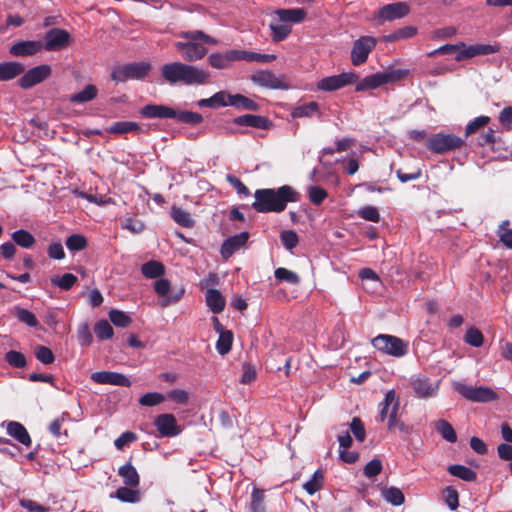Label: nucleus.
<instances>
[{"label":"nucleus","mask_w":512,"mask_h":512,"mask_svg":"<svg viewBox=\"0 0 512 512\" xmlns=\"http://www.w3.org/2000/svg\"><path fill=\"white\" fill-rule=\"evenodd\" d=\"M139 125L132 121H119L113 123L107 131L114 134H126L139 131Z\"/></svg>","instance_id":"obj_41"},{"label":"nucleus","mask_w":512,"mask_h":512,"mask_svg":"<svg viewBox=\"0 0 512 512\" xmlns=\"http://www.w3.org/2000/svg\"><path fill=\"white\" fill-rule=\"evenodd\" d=\"M408 74V69H388L380 71L375 74L368 75L359 81L356 84L355 90L357 92L374 90L384 84L396 83L404 79Z\"/></svg>","instance_id":"obj_4"},{"label":"nucleus","mask_w":512,"mask_h":512,"mask_svg":"<svg viewBox=\"0 0 512 512\" xmlns=\"http://www.w3.org/2000/svg\"><path fill=\"white\" fill-rule=\"evenodd\" d=\"M464 139L455 134L437 133L427 139V148L436 154H444L460 148Z\"/></svg>","instance_id":"obj_7"},{"label":"nucleus","mask_w":512,"mask_h":512,"mask_svg":"<svg viewBox=\"0 0 512 512\" xmlns=\"http://www.w3.org/2000/svg\"><path fill=\"white\" fill-rule=\"evenodd\" d=\"M483 334L476 328H469L465 335V342L473 347H480L483 344Z\"/></svg>","instance_id":"obj_60"},{"label":"nucleus","mask_w":512,"mask_h":512,"mask_svg":"<svg viewBox=\"0 0 512 512\" xmlns=\"http://www.w3.org/2000/svg\"><path fill=\"white\" fill-rule=\"evenodd\" d=\"M207 306L214 313H220L225 307V299L216 289H209L205 295Z\"/></svg>","instance_id":"obj_31"},{"label":"nucleus","mask_w":512,"mask_h":512,"mask_svg":"<svg viewBox=\"0 0 512 512\" xmlns=\"http://www.w3.org/2000/svg\"><path fill=\"white\" fill-rule=\"evenodd\" d=\"M153 287L158 296L162 297V306H168L172 303L178 302L184 293V290L181 289L179 292L173 295H169L171 284L169 280L164 278L156 280L153 284Z\"/></svg>","instance_id":"obj_18"},{"label":"nucleus","mask_w":512,"mask_h":512,"mask_svg":"<svg viewBox=\"0 0 512 512\" xmlns=\"http://www.w3.org/2000/svg\"><path fill=\"white\" fill-rule=\"evenodd\" d=\"M165 400V396L158 392H150L144 394L140 399L139 403L142 406L153 407Z\"/></svg>","instance_id":"obj_58"},{"label":"nucleus","mask_w":512,"mask_h":512,"mask_svg":"<svg viewBox=\"0 0 512 512\" xmlns=\"http://www.w3.org/2000/svg\"><path fill=\"white\" fill-rule=\"evenodd\" d=\"M316 114H319V105L316 102H309L298 105L291 112V116L293 118H310Z\"/></svg>","instance_id":"obj_34"},{"label":"nucleus","mask_w":512,"mask_h":512,"mask_svg":"<svg viewBox=\"0 0 512 512\" xmlns=\"http://www.w3.org/2000/svg\"><path fill=\"white\" fill-rule=\"evenodd\" d=\"M383 498L394 506H400L404 503L405 497L402 491L396 487H390L382 491Z\"/></svg>","instance_id":"obj_47"},{"label":"nucleus","mask_w":512,"mask_h":512,"mask_svg":"<svg viewBox=\"0 0 512 512\" xmlns=\"http://www.w3.org/2000/svg\"><path fill=\"white\" fill-rule=\"evenodd\" d=\"M12 239L17 245L26 249L31 248L35 243L34 236L30 232L23 229L13 232Z\"/></svg>","instance_id":"obj_43"},{"label":"nucleus","mask_w":512,"mask_h":512,"mask_svg":"<svg viewBox=\"0 0 512 512\" xmlns=\"http://www.w3.org/2000/svg\"><path fill=\"white\" fill-rule=\"evenodd\" d=\"M142 274L148 279H156L164 275V265L156 260H150L141 266Z\"/></svg>","instance_id":"obj_32"},{"label":"nucleus","mask_w":512,"mask_h":512,"mask_svg":"<svg viewBox=\"0 0 512 512\" xmlns=\"http://www.w3.org/2000/svg\"><path fill=\"white\" fill-rule=\"evenodd\" d=\"M232 342L233 334L231 331L221 332L216 342V350L220 355H225L231 350Z\"/></svg>","instance_id":"obj_45"},{"label":"nucleus","mask_w":512,"mask_h":512,"mask_svg":"<svg viewBox=\"0 0 512 512\" xmlns=\"http://www.w3.org/2000/svg\"><path fill=\"white\" fill-rule=\"evenodd\" d=\"M172 119H176L179 122L186 124H199L202 122L203 117L197 113L192 111H177L174 109V116Z\"/></svg>","instance_id":"obj_44"},{"label":"nucleus","mask_w":512,"mask_h":512,"mask_svg":"<svg viewBox=\"0 0 512 512\" xmlns=\"http://www.w3.org/2000/svg\"><path fill=\"white\" fill-rule=\"evenodd\" d=\"M454 389L470 401L486 403L498 399L497 393L487 386H470L461 382L454 383Z\"/></svg>","instance_id":"obj_8"},{"label":"nucleus","mask_w":512,"mask_h":512,"mask_svg":"<svg viewBox=\"0 0 512 512\" xmlns=\"http://www.w3.org/2000/svg\"><path fill=\"white\" fill-rule=\"evenodd\" d=\"M50 281L55 287H59L62 290H69L77 283L78 278L72 273H65L61 276H53Z\"/></svg>","instance_id":"obj_37"},{"label":"nucleus","mask_w":512,"mask_h":512,"mask_svg":"<svg viewBox=\"0 0 512 512\" xmlns=\"http://www.w3.org/2000/svg\"><path fill=\"white\" fill-rule=\"evenodd\" d=\"M509 221L505 220L498 228V237L507 248L512 249V229L508 228Z\"/></svg>","instance_id":"obj_57"},{"label":"nucleus","mask_w":512,"mask_h":512,"mask_svg":"<svg viewBox=\"0 0 512 512\" xmlns=\"http://www.w3.org/2000/svg\"><path fill=\"white\" fill-rule=\"evenodd\" d=\"M269 28L274 42L285 40L292 31L291 25L279 20L278 17L271 21Z\"/></svg>","instance_id":"obj_27"},{"label":"nucleus","mask_w":512,"mask_h":512,"mask_svg":"<svg viewBox=\"0 0 512 512\" xmlns=\"http://www.w3.org/2000/svg\"><path fill=\"white\" fill-rule=\"evenodd\" d=\"M409 12V7L403 2L384 5L379 9L375 18L379 23L393 21L405 17Z\"/></svg>","instance_id":"obj_16"},{"label":"nucleus","mask_w":512,"mask_h":512,"mask_svg":"<svg viewBox=\"0 0 512 512\" xmlns=\"http://www.w3.org/2000/svg\"><path fill=\"white\" fill-rule=\"evenodd\" d=\"M154 426L156 427L160 437H175L182 431V428L178 424L175 416L170 413L158 415L154 419Z\"/></svg>","instance_id":"obj_11"},{"label":"nucleus","mask_w":512,"mask_h":512,"mask_svg":"<svg viewBox=\"0 0 512 512\" xmlns=\"http://www.w3.org/2000/svg\"><path fill=\"white\" fill-rule=\"evenodd\" d=\"M249 233L241 232L226 239L221 246V256L224 259L230 258L236 251L241 249L248 241Z\"/></svg>","instance_id":"obj_20"},{"label":"nucleus","mask_w":512,"mask_h":512,"mask_svg":"<svg viewBox=\"0 0 512 512\" xmlns=\"http://www.w3.org/2000/svg\"><path fill=\"white\" fill-rule=\"evenodd\" d=\"M323 474L320 470L314 472L313 476L303 484V488L309 495H313L322 488Z\"/></svg>","instance_id":"obj_48"},{"label":"nucleus","mask_w":512,"mask_h":512,"mask_svg":"<svg viewBox=\"0 0 512 512\" xmlns=\"http://www.w3.org/2000/svg\"><path fill=\"white\" fill-rule=\"evenodd\" d=\"M112 498H116L124 503H137L140 501V493L138 490L129 487H120L115 493L110 495Z\"/></svg>","instance_id":"obj_33"},{"label":"nucleus","mask_w":512,"mask_h":512,"mask_svg":"<svg viewBox=\"0 0 512 512\" xmlns=\"http://www.w3.org/2000/svg\"><path fill=\"white\" fill-rule=\"evenodd\" d=\"M161 76L170 85L182 83L186 86H201L210 81L207 70L179 61L164 64L161 67Z\"/></svg>","instance_id":"obj_2"},{"label":"nucleus","mask_w":512,"mask_h":512,"mask_svg":"<svg viewBox=\"0 0 512 512\" xmlns=\"http://www.w3.org/2000/svg\"><path fill=\"white\" fill-rule=\"evenodd\" d=\"M236 61H240L239 50L237 49L227 50L222 53H212L208 57V63L216 69H226Z\"/></svg>","instance_id":"obj_19"},{"label":"nucleus","mask_w":512,"mask_h":512,"mask_svg":"<svg viewBox=\"0 0 512 512\" xmlns=\"http://www.w3.org/2000/svg\"><path fill=\"white\" fill-rule=\"evenodd\" d=\"M377 39L372 36H362L357 39L351 50V62L354 66L365 63L369 54L375 48Z\"/></svg>","instance_id":"obj_10"},{"label":"nucleus","mask_w":512,"mask_h":512,"mask_svg":"<svg viewBox=\"0 0 512 512\" xmlns=\"http://www.w3.org/2000/svg\"><path fill=\"white\" fill-rule=\"evenodd\" d=\"M86 245V238L80 234H73L66 240V247L72 252L83 250Z\"/></svg>","instance_id":"obj_56"},{"label":"nucleus","mask_w":512,"mask_h":512,"mask_svg":"<svg viewBox=\"0 0 512 512\" xmlns=\"http://www.w3.org/2000/svg\"><path fill=\"white\" fill-rule=\"evenodd\" d=\"M178 36L183 41H177L175 48L180 52L185 61L195 62L201 60L207 54L208 49L196 36V30L181 32Z\"/></svg>","instance_id":"obj_3"},{"label":"nucleus","mask_w":512,"mask_h":512,"mask_svg":"<svg viewBox=\"0 0 512 512\" xmlns=\"http://www.w3.org/2000/svg\"><path fill=\"white\" fill-rule=\"evenodd\" d=\"M437 432L445 439L446 441L450 443H454L457 440V435L450 423H448L446 420H439L436 423L435 426Z\"/></svg>","instance_id":"obj_42"},{"label":"nucleus","mask_w":512,"mask_h":512,"mask_svg":"<svg viewBox=\"0 0 512 512\" xmlns=\"http://www.w3.org/2000/svg\"><path fill=\"white\" fill-rule=\"evenodd\" d=\"M307 194L310 202L314 205H320L327 197V191L319 186L307 187Z\"/></svg>","instance_id":"obj_53"},{"label":"nucleus","mask_w":512,"mask_h":512,"mask_svg":"<svg viewBox=\"0 0 512 512\" xmlns=\"http://www.w3.org/2000/svg\"><path fill=\"white\" fill-rule=\"evenodd\" d=\"M252 207L260 213L282 212L289 202H297L300 193L289 185L277 189H258L255 191Z\"/></svg>","instance_id":"obj_1"},{"label":"nucleus","mask_w":512,"mask_h":512,"mask_svg":"<svg viewBox=\"0 0 512 512\" xmlns=\"http://www.w3.org/2000/svg\"><path fill=\"white\" fill-rule=\"evenodd\" d=\"M231 94L226 93L225 91H219L212 95L210 98L201 99L197 102L199 107H209L212 109H216L219 107H226L229 104V97Z\"/></svg>","instance_id":"obj_28"},{"label":"nucleus","mask_w":512,"mask_h":512,"mask_svg":"<svg viewBox=\"0 0 512 512\" xmlns=\"http://www.w3.org/2000/svg\"><path fill=\"white\" fill-rule=\"evenodd\" d=\"M171 217L178 225L182 227L191 228L194 225V220L191 215L180 207H172Z\"/></svg>","instance_id":"obj_36"},{"label":"nucleus","mask_w":512,"mask_h":512,"mask_svg":"<svg viewBox=\"0 0 512 512\" xmlns=\"http://www.w3.org/2000/svg\"><path fill=\"white\" fill-rule=\"evenodd\" d=\"M448 472L455 477H458L467 482H473L477 479V474L472 469L463 465H450Z\"/></svg>","instance_id":"obj_35"},{"label":"nucleus","mask_w":512,"mask_h":512,"mask_svg":"<svg viewBox=\"0 0 512 512\" xmlns=\"http://www.w3.org/2000/svg\"><path fill=\"white\" fill-rule=\"evenodd\" d=\"M35 356L45 365L53 363L55 359L52 350L46 346H37L35 348Z\"/></svg>","instance_id":"obj_61"},{"label":"nucleus","mask_w":512,"mask_h":512,"mask_svg":"<svg viewBox=\"0 0 512 512\" xmlns=\"http://www.w3.org/2000/svg\"><path fill=\"white\" fill-rule=\"evenodd\" d=\"M372 345L379 352L394 357H402L408 352V344L406 342L388 334H380L373 338Z\"/></svg>","instance_id":"obj_6"},{"label":"nucleus","mask_w":512,"mask_h":512,"mask_svg":"<svg viewBox=\"0 0 512 512\" xmlns=\"http://www.w3.org/2000/svg\"><path fill=\"white\" fill-rule=\"evenodd\" d=\"M234 122L240 126H249L255 128H264L266 120L263 117L255 115H243L235 118Z\"/></svg>","instance_id":"obj_46"},{"label":"nucleus","mask_w":512,"mask_h":512,"mask_svg":"<svg viewBox=\"0 0 512 512\" xmlns=\"http://www.w3.org/2000/svg\"><path fill=\"white\" fill-rule=\"evenodd\" d=\"M91 380L97 384H109L115 386L129 387L131 381L121 373L111 371L94 372L90 376Z\"/></svg>","instance_id":"obj_17"},{"label":"nucleus","mask_w":512,"mask_h":512,"mask_svg":"<svg viewBox=\"0 0 512 512\" xmlns=\"http://www.w3.org/2000/svg\"><path fill=\"white\" fill-rule=\"evenodd\" d=\"M118 474L122 477L125 485L130 487H137L140 483V477L136 468L127 462L118 469Z\"/></svg>","instance_id":"obj_30"},{"label":"nucleus","mask_w":512,"mask_h":512,"mask_svg":"<svg viewBox=\"0 0 512 512\" xmlns=\"http://www.w3.org/2000/svg\"><path fill=\"white\" fill-rule=\"evenodd\" d=\"M394 405L396 409H399V399L395 390L391 389L385 394L383 401L379 404L380 413L378 420L384 422L387 416L390 415V411L393 409Z\"/></svg>","instance_id":"obj_26"},{"label":"nucleus","mask_w":512,"mask_h":512,"mask_svg":"<svg viewBox=\"0 0 512 512\" xmlns=\"http://www.w3.org/2000/svg\"><path fill=\"white\" fill-rule=\"evenodd\" d=\"M140 114L149 119H167L174 116V109L165 105L149 104L141 108Z\"/></svg>","instance_id":"obj_22"},{"label":"nucleus","mask_w":512,"mask_h":512,"mask_svg":"<svg viewBox=\"0 0 512 512\" xmlns=\"http://www.w3.org/2000/svg\"><path fill=\"white\" fill-rule=\"evenodd\" d=\"M350 431L353 433V435L358 441L363 442L365 440V428L362 421L359 418L354 417L352 419L350 423Z\"/></svg>","instance_id":"obj_64"},{"label":"nucleus","mask_w":512,"mask_h":512,"mask_svg":"<svg viewBox=\"0 0 512 512\" xmlns=\"http://www.w3.org/2000/svg\"><path fill=\"white\" fill-rule=\"evenodd\" d=\"M52 73L49 65L43 64L29 69L19 80L18 84L23 89H29L47 79Z\"/></svg>","instance_id":"obj_12"},{"label":"nucleus","mask_w":512,"mask_h":512,"mask_svg":"<svg viewBox=\"0 0 512 512\" xmlns=\"http://www.w3.org/2000/svg\"><path fill=\"white\" fill-rule=\"evenodd\" d=\"M151 64L149 62H134L116 66L111 73V79L116 83L128 80H141L149 73Z\"/></svg>","instance_id":"obj_5"},{"label":"nucleus","mask_w":512,"mask_h":512,"mask_svg":"<svg viewBox=\"0 0 512 512\" xmlns=\"http://www.w3.org/2000/svg\"><path fill=\"white\" fill-rule=\"evenodd\" d=\"M70 34L60 28H52L45 34L43 48L47 51H58L67 47L70 43Z\"/></svg>","instance_id":"obj_14"},{"label":"nucleus","mask_w":512,"mask_h":512,"mask_svg":"<svg viewBox=\"0 0 512 512\" xmlns=\"http://www.w3.org/2000/svg\"><path fill=\"white\" fill-rule=\"evenodd\" d=\"M229 104L230 106H233V107H237V108H243V109H247V110H257V104L245 97V96H242L240 94H235L231 97H229Z\"/></svg>","instance_id":"obj_49"},{"label":"nucleus","mask_w":512,"mask_h":512,"mask_svg":"<svg viewBox=\"0 0 512 512\" xmlns=\"http://www.w3.org/2000/svg\"><path fill=\"white\" fill-rule=\"evenodd\" d=\"M13 314L20 322L26 324L29 327L38 326V320L34 313L25 308L16 306L13 309Z\"/></svg>","instance_id":"obj_40"},{"label":"nucleus","mask_w":512,"mask_h":512,"mask_svg":"<svg viewBox=\"0 0 512 512\" xmlns=\"http://www.w3.org/2000/svg\"><path fill=\"white\" fill-rule=\"evenodd\" d=\"M7 433L24 446L29 447L32 443L27 429L19 422L10 421L7 423Z\"/></svg>","instance_id":"obj_24"},{"label":"nucleus","mask_w":512,"mask_h":512,"mask_svg":"<svg viewBox=\"0 0 512 512\" xmlns=\"http://www.w3.org/2000/svg\"><path fill=\"white\" fill-rule=\"evenodd\" d=\"M109 319L117 327H127L131 323V318L125 312L116 309L109 312Z\"/></svg>","instance_id":"obj_55"},{"label":"nucleus","mask_w":512,"mask_h":512,"mask_svg":"<svg viewBox=\"0 0 512 512\" xmlns=\"http://www.w3.org/2000/svg\"><path fill=\"white\" fill-rule=\"evenodd\" d=\"M25 70L23 64L18 62L0 63V81H8L22 74Z\"/></svg>","instance_id":"obj_29"},{"label":"nucleus","mask_w":512,"mask_h":512,"mask_svg":"<svg viewBox=\"0 0 512 512\" xmlns=\"http://www.w3.org/2000/svg\"><path fill=\"white\" fill-rule=\"evenodd\" d=\"M358 215H359V217H361L362 219H364L366 221H371V222L377 223L380 220L379 211L374 206H364V207L360 208L358 210Z\"/></svg>","instance_id":"obj_62"},{"label":"nucleus","mask_w":512,"mask_h":512,"mask_svg":"<svg viewBox=\"0 0 512 512\" xmlns=\"http://www.w3.org/2000/svg\"><path fill=\"white\" fill-rule=\"evenodd\" d=\"M499 51L497 45L491 44H474L466 46L465 43L461 42V49L456 55V61H463L465 59L473 58L476 56L489 55Z\"/></svg>","instance_id":"obj_15"},{"label":"nucleus","mask_w":512,"mask_h":512,"mask_svg":"<svg viewBox=\"0 0 512 512\" xmlns=\"http://www.w3.org/2000/svg\"><path fill=\"white\" fill-rule=\"evenodd\" d=\"M274 275L275 278L280 282H287L294 285L300 283L299 276L295 272L288 270L286 268H277L274 272Z\"/></svg>","instance_id":"obj_50"},{"label":"nucleus","mask_w":512,"mask_h":512,"mask_svg":"<svg viewBox=\"0 0 512 512\" xmlns=\"http://www.w3.org/2000/svg\"><path fill=\"white\" fill-rule=\"evenodd\" d=\"M358 81V75L354 71L342 72L338 75L324 77L319 80L316 87L320 91L333 92L354 84Z\"/></svg>","instance_id":"obj_9"},{"label":"nucleus","mask_w":512,"mask_h":512,"mask_svg":"<svg viewBox=\"0 0 512 512\" xmlns=\"http://www.w3.org/2000/svg\"><path fill=\"white\" fill-rule=\"evenodd\" d=\"M251 510L253 512H265L264 491L254 488L251 493Z\"/></svg>","instance_id":"obj_54"},{"label":"nucleus","mask_w":512,"mask_h":512,"mask_svg":"<svg viewBox=\"0 0 512 512\" xmlns=\"http://www.w3.org/2000/svg\"><path fill=\"white\" fill-rule=\"evenodd\" d=\"M280 240L283 246L291 251L297 246L299 239L298 235L293 230H284L280 234Z\"/></svg>","instance_id":"obj_59"},{"label":"nucleus","mask_w":512,"mask_h":512,"mask_svg":"<svg viewBox=\"0 0 512 512\" xmlns=\"http://www.w3.org/2000/svg\"><path fill=\"white\" fill-rule=\"evenodd\" d=\"M239 59L245 60L248 62H261L267 63L272 62L276 59V56L273 54H261L256 52H249L245 50H239Z\"/></svg>","instance_id":"obj_39"},{"label":"nucleus","mask_w":512,"mask_h":512,"mask_svg":"<svg viewBox=\"0 0 512 512\" xmlns=\"http://www.w3.org/2000/svg\"><path fill=\"white\" fill-rule=\"evenodd\" d=\"M7 363L15 368H23L26 366V357L23 353L15 350H10L5 355Z\"/></svg>","instance_id":"obj_52"},{"label":"nucleus","mask_w":512,"mask_h":512,"mask_svg":"<svg viewBox=\"0 0 512 512\" xmlns=\"http://www.w3.org/2000/svg\"><path fill=\"white\" fill-rule=\"evenodd\" d=\"M42 48L43 43L41 41L26 40L13 44L10 47L9 52L13 56L24 57L34 55L38 53Z\"/></svg>","instance_id":"obj_21"},{"label":"nucleus","mask_w":512,"mask_h":512,"mask_svg":"<svg viewBox=\"0 0 512 512\" xmlns=\"http://www.w3.org/2000/svg\"><path fill=\"white\" fill-rule=\"evenodd\" d=\"M275 16L279 20L287 24H298L306 18V11L302 8H291V9H278L274 12Z\"/></svg>","instance_id":"obj_23"},{"label":"nucleus","mask_w":512,"mask_h":512,"mask_svg":"<svg viewBox=\"0 0 512 512\" xmlns=\"http://www.w3.org/2000/svg\"><path fill=\"white\" fill-rule=\"evenodd\" d=\"M94 332L100 340H107L113 336V328L107 320L98 321L95 324Z\"/></svg>","instance_id":"obj_51"},{"label":"nucleus","mask_w":512,"mask_h":512,"mask_svg":"<svg viewBox=\"0 0 512 512\" xmlns=\"http://www.w3.org/2000/svg\"><path fill=\"white\" fill-rule=\"evenodd\" d=\"M251 79L256 85L269 89L285 90L289 88L283 76H278L270 70L257 71L251 76Z\"/></svg>","instance_id":"obj_13"},{"label":"nucleus","mask_w":512,"mask_h":512,"mask_svg":"<svg viewBox=\"0 0 512 512\" xmlns=\"http://www.w3.org/2000/svg\"><path fill=\"white\" fill-rule=\"evenodd\" d=\"M412 387L418 397L425 398L433 396L439 386L438 383H432L428 378H417L412 382Z\"/></svg>","instance_id":"obj_25"},{"label":"nucleus","mask_w":512,"mask_h":512,"mask_svg":"<svg viewBox=\"0 0 512 512\" xmlns=\"http://www.w3.org/2000/svg\"><path fill=\"white\" fill-rule=\"evenodd\" d=\"M97 88L94 85H87L83 90L70 96L72 103H85L93 100L97 96Z\"/></svg>","instance_id":"obj_38"},{"label":"nucleus","mask_w":512,"mask_h":512,"mask_svg":"<svg viewBox=\"0 0 512 512\" xmlns=\"http://www.w3.org/2000/svg\"><path fill=\"white\" fill-rule=\"evenodd\" d=\"M138 437L134 432L126 431L114 441L117 450H123L127 445L137 441Z\"/></svg>","instance_id":"obj_63"}]
</instances>
